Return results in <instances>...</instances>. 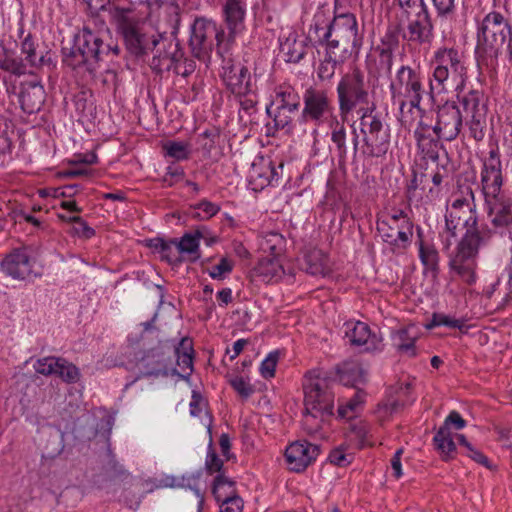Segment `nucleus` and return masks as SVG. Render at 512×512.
Wrapping results in <instances>:
<instances>
[{
    "label": "nucleus",
    "mask_w": 512,
    "mask_h": 512,
    "mask_svg": "<svg viewBox=\"0 0 512 512\" xmlns=\"http://www.w3.org/2000/svg\"><path fill=\"white\" fill-rule=\"evenodd\" d=\"M482 93L478 90H471L463 97H459L464 111L470 116L466 121L469 127L470 135L476 140L481 141L485 136L486 113L485 105H481Z\"/></svg>",
    "instance_id": "14"
},
{
    "label": "nucleus",
    "mask_w": 512,
    "mask_h": 512,
    "mask_svg": "<svg viewBox=\"0 0 512 512\" xmlns=\"http://www.w3.org/2000/svg\"><path fill=\"white\" fill-rule=\"evenodd\" d=\"M419 257L426 267L430 269L436 268L438 264V252L433 245L420 242Z\"/></svg>",
    "instance_id": "49"
},
{
    "label": "nucleus",
    "mask_w": 512,
    "mask_h": 512,
    "mask_svg": "<svg viewBox=\"0 0 512 512\" xmlns=\"http://www.w3.org/2000/svg\"><path fill=\"white\" fill-rule=\"evenodd\" d=\"M403 13L406 16H411L418 12H421L427 9V5L424 3V0H396Z\"/></svg>",
    "instance_id": "59"
},
{
    "label": "nucleus",
    "mask_w": 512,
    "mask_h": 512,
    "mask_svg": "<svg viewBox=\"0 0 512 512\" xmlns=\"http://www.w3.org/2000/svg\"><path fill=\"white\" fill-rule=\"evenodd\" d=\"M205 468L209 474L213 473H224L223 461L217 456L213 450H209L205 460Z\"/></svg>",
    "instance_id": "61"
},
{
    "label": "nucleus",
    "mask_w": 512,
    "mask_h": 512,
    "mask_svg": "<svg viewBox=\"0 0 512 512\" xmlns=\"http://www.w3.org/2000/svg\"><path fill=\"white\" fill-rule=\"evenodd\" d=\"M305 261L306 271L313 276H325L330 271L329 259L321 250L310 251Z\"/></svg>",
    "instance_id": "32"
},
{
    "label": "nucleus",
    "mask_w": 512,
    "mask_h": 512,
    "mask_svg": "<svg viewBox=\"0 0 512 512\" xmlns=\"http://www.w3.org/2000/svg\"><path fill=\"white\" fill-rule=\"evenodd\" d=\"M66 383H76L80 379V370L73 363L67 359L60 357L59 369L56 371V375Z\"/></svg>",
    "instance_id": "45"
},
{
    "label": "nucleus",
    "mask_w": 512,
    "mask_h": 512,
    "mask_svg": "<svg viewBox=\"0 0 512 512\" xmlns=\"http://www.w3.org/2000/svg\"><path fill=\"white\" fill-rule=\"evenodd\" d=\"M429 67L431 96L455 92L459 98L468 81L465 55L454 47L441 46L433 51Z\"/></svg>",
    "instance_id": "1"
},
{
    "label": "nucleus",
    "mask_w": 512,
    "mask_h": 512,
    "mask_svg": "<svg viewBox=\"0 0 512 512\" xmlns=\"http://www.w3.org/2000/svg\"><path fill=\"white\" fill-rule=\"evenodd\" d=\"M250 183L254 185L255 190L263 189L278 180V172L268 158L259 157L252 163L249 172Z\"/></svg>",
    "instance_id": "24"
},
{
    "label": "nucleus",
    "mask_w": 512,
    "mask_h": 512,
    "mask_svg": "<svg viewBox=\"0 0 512 512\" xmlns=\"http://www.w3.org/2000/svg\"><path fill=\"white\" fill-rule=\"evenodd\" d=\"M278 359V351L271 352L267 355V357L261 362L259 367V371L262 377L266 379L274 377Z\"/></svg>",
    "instance_id": "54"
},
{
    "label": "nucleus",
    "mask_w": 512,
    "mask_h": 512,
    "mask_svg": "<svg viewBox=\"0 0 512 512\" xmlns=\"http://www.w3.org/2000/svg\"><path fill=\"white\" fill-rule=\"evenodd\" d=\"M345 338L355 346H365L366 351H380L382 338L371 332L366 323L349 321L345 323Z\"/></svg>",
    "instance_id": "20"
},
{
    "label": "nucleus",
    "mask_w": 512,
    "mask_h": 512,
    "mask_svg": "<svg viewBox=\"0 0 512 512\" xmlns=\"http://www.w3.org/2000/svg\"><path fill=\"white\" fill-rule=\"evenodd\" d=\"M285 246L284 237L276 231L265 233L260 240V248L263 252H268L271 256L278 257Z\"/></svg>",
    "instance_id": "38"
},
{
    "label": "nucleus",
    "mask_w": 512,
    "mask_h": 512,
    "mask_svg": "<svg viewBox=\"0 0 512 512\" xmlns=\"http://www.w3.org/2000/svg\"><path fill=\"white\" fill-rule=\"evenodd\" d=\"M177 364L183 373L190 375L193 370V346L189 338H182L175 347Z\"/></svg>",
    "instance_id": "35"
},
{
    "label": "nucleus",
    "mask_w": 512,
    "mask_h": 512,
    "mask_svg": "<svg viewBox=\"0 0 512 512\" xmlns=\"http://www.w3.org/2000/svg\"><path fill=\"white\" fill-rule=\"evenodd\" d=\"M111 16L124 37L128 50L134 55L152 52L163 35L150 24L140 21L130 8L113 7Z\"/></svg>",
    "instance_id": "5"
},
{
    "label": "nucleus",
    "mask_w": 512,
    "mask_h": 512,
    "mask_svg": "<svg viewBox=\"0 0 512 512\" xmlns=\"http://www.w3.org/2000/svg\"><path fill=\"white\" fill-rule=\"evenodd\" d=\"M374 110V106L359 109V113H361L359 133L354 124L351 126L354 156L359 152L365 158H379L383 157L389 149V129L373 113Z\"/></svg>",
    "instance_id": "4"
},
{
    "label": "nucleus",
    "mask_w": 512,
    "mask_h": 512,
    "mask_svg": "<svg viewBox=\"0 0 512 512\" xmlns=\"http://www.w3.org/2000/svg\"><path fill=\"white\" fill-rule=\"evenodd\" d=\"M419 337V329L416 325L401 327L391 334L393 346L399 354L414 357L417 354L415 342Z\"/></svg>",
    "instance_id": "25"
},
{
    "label": "nucleus",
    "mask_w": 512,
    "mask_h": 512,
    "mask_svg": "<svg viewBox=\"0 0 512 512\" xmlns=\"http://www.w3.org/2000/svg\"><path fill=\"white\" fill-rule=\"evenodd\" d=\"M437 449L447 459L456 451V445L452 439L450 430L447 427H440L434 436Z\"/></svg>",
    "instance_id": "43"
},
{
    "label": "nucleus",
    "mask_w": 512,
    "mask_h": 512,
    "mask_svg": "<svg viewBox=\"0 0 512 512\" xmlns=\"http://www.w3.org/2000/svg\"><path fill=\"white\" fill-rule=\"evenodd\" d=\"M407 20L404 38L417 44H429L433 38L434 26L428 8L407 16Z\"/></svg>",
    "instance_id": "19"
},
{
    "label": "nucleus",
    "mask_w": 512,
    "mask_h": 512,
    "mask_svg": "<svg viewBox=\"0 0 512 512\" xmlns=\"http://www.w3.org/2000/svg\"><path fill=\"white\" fill-rule=\"evenodd\" d=\"M447 326L462 329L465 326L463 319H456L445 314H434L429 327Z\"/></svg>",
    "instance_id": "55"
},
{
    "label": "nucleus",
    "mask_w": 512,
    "mask_h": 512,
    "mask_svg": "<svg viewBox=\"0 0 512 512\" xmlns=\"http://www.w3.org/2000/svg\"><path fill=\"white\" fill-rule=\"evenodd\" d=\"M60 357L48 356L39 358L33 364L35 371L44 376L56 375L57 369H59Z\"/></svg>",
    "instance_id": "48"
},
{
    "label": "nucleus",
    "mask_w": 512,
    "mask_h": 512,
    "mask_svg": "<svg viewBox=\"0 0 512 512\" xmlns=\"http://www.w3.org/2000/svg\"><path fill=\"white\" fill-rule=\"evenodd\" d=\"M233 389L244 399L249 398L254 393V387L242 376H235L230 380Z\"/></svg>",
    "instance_id": "57"
},
{
    "label": "nucleus",
    "mask_w": 512,
    "mask_h": 512,
    "mask_svg": "<svg viewBox=\"0 0 512 512\" xmlns=\"http://www.w3.org/2000/svg\"><path fill=\"white\" fill-rule=\"evenodd\" d=\"M403 215H404V212L399 211L393 215L388 216L385 219L378 220L377 230L385 242H386V234L390 236V234H392L394 231H397Z\"/></svg>",
    "instance_id": "46"
},
{
    "label": "nucleus",
    "mask_w": 512,
    "mask_h": 512,
    "mask_svg": "<svg viewBox=\"0 0 512 512\" xmlns=\"http://www.w3.org/2000/svg\"><path fill=\"white\" fill-rule=\"evenodd\" d=\"M169 357L162 347H154L144 351L134 365L136 379L168 375Z\"/></svg>",
    "instance_id": "17"
},
{
    "label": "nucleus",
    "mask_w": 512,
    "mask_h": 512,
    "mask_svg": "<svg viewBox=\"0 0 512 512\" xmlns=\"http://www.w3.org/2000/svg\"><path fill=\"white\" fill-rule=\"evenodd\" d=\"M320 454V446L308 441H295L285 450V461L290 471L300 473L313 464Z\"/></svg>",
    "instance_id": "16"
},
{
    "label": "nucleus",
    "mask_w": 512,
    "mask_h": 512,
    "mask_svg": "<svg viewBox=\"0 0 512 512\" xmlns=\"http://www.w3.org/2000/svg\"><path fill=\"white\" fill-rule=\"evenodd\" d=\"M147 8L149 18L158 21H168L178 13V6L172 0H147Z\"/></svg>",
    "instance_id": "31"
},
{
    "label": "nucleus",
    "mask_w": 512,
    "mask_h": 512,
    "mask_svg": "<svg viewBox=\"0 0 512 512\" xmlns=\"http://www.w3.org/2000/svg\"><path fill=\"white\" fill-rule=\"evenodd\" d=\"M439 16L451 15L456 7L455 0H432Z\"/></svg>",
    "instance_id": "64"
},
{
    "label": "nucleus",
    "mask_w": 512,
    "mask_h": 512,
    "mask_svg": "<svg viewBox=\"0 0 512 512\" xmlns=\"http://www.w3.org/2000/svg\"><path fill=\"white\" fill-rule=\"evenodd\" d=\"M303 426L307 433L317 434L334 411V393L331 381L317 371L307 373L303 382Z\"/></svg>",
    "instance_id": "2"
},
{
    "label": "nucleus",
    "mask_w": 512,
    "mask_h": 512,
    "mask_svg": "<svg viewBox=\"0 0 512 512\" xmlns=\"http://www.w3.org/2000/svg\"><path fill=\"white\" fill-rule=\"evenodd\" d=\"M327 52L328 59L323 61L318 68V76L323 80L331 78L334 75L336 65L343 61V57L337 51L327 50Z\"/></svg>",
    "instance_id": "47"
},
{
    "label": "nucleus",
    "mask_w": 512,
    "mask_h": 512,
    "mask_svg": "<svg viewBox=\"0 0 512 512\" xmlns=\"http://www.w3.org/2000/svg\"><path fill=\"white\" fill-rule=\"evenodd\" d=\"M255 273L264 282L277 281L283 274V268L275 256L263 257L255 267Z\"/></svg>",
    "instance_id": "29"
},
{
    "label": "nucleus",
    "mask_w": 512,
    "mask_h": 512,
    "mask_svg": "<svg viewBox=\"0 0 512 512\" xmlns=\"http://www.w3.org/2000/svg\"><path fill=\"white\" fill-rule=\"evenodd\" d=\"M77 191V185H67L62 188H45L38 190V194L42 198L53 197V198H61V197H71Z\"/></svg>",
    "instance_id": "52"
},
{
    "label": "nucleus",
    "mask_w": 512,
    "mask_h": 512,
    "mask_svg": "<svg viewBox=\"0 0 512 512\" xmlns=\"http://www.w3.org/2000/svg\"><path fill=\"white\" fill-rule=\"evenodd\" d=\"M462 114L454 102H446L438 108L433 132L438 140L453 141L462 127Z\"/></svg>",
    "instance_id": "15"
},
{
    "label": "nucleus",
    "mask_w": 512,
    "mask_h": 512,
    "mask_svg": "<svg viewBox=\"0 0 512 512\" xmlns=\"http://www.w3.org/2000/svg\"><path fill=\"white\" fill-rule=\"evenodd\" d=\"M212 493L217 502L238 496L235 482L227 477L225 473L216 475L212 485Z\"/></svg>",
    "instance_id": "34"
},
{
    "label": "nucleus",
    "mask_w": 512,
    "mask_h": 512,
    "mask_svg": "<svg viewBox=\"0 0 512 512\" xmlns=\"http://www.w3.org/2000/svg\"><path fill=\"white\" fill-rule=\"evenodd\" d=\"M75 46L88 55V59H92L98 63L101 55L109 51V47L105 45L98 34L84 28L75 38Z\"/></svg>",
    "instance_id": "26"
},
{
    "label": "nucleus",
    "mask_w": 512,
    "mask_h": 512,
    "mask_svg": "<svg viewBox=\"0 0 512 512\" xmlns=\"http://www.w3.org/2000/svg\"><path fill=\"white\" fill-rule=\"evenodd\" d=\"M63 61L73 69L85 67L89 73H93L97 65V62L88 59V55L75 45L69 53L65 54Z\"/></svg>",
    "instance_id": "37"
},
{
    "label": "nucleus",
    "mask_w": 512,
    "mask_h": 512,
    "mask_svg": "<svg viewBox=\"0 0 512 512\" xmlns=\"http://www.w3.org/2000/svg\"><path fill=\"white\" fill-rule=\"evenodd\" d=\"M72 220L75 226L73 227V232L75 235L89 239L94 236L95 231L92 227H90L86 221H84L80 216H72L69 218Z\"/></svg>",
    "instance_id": "58"
},
{
    "label": "nucleus",
    "mask_w": 512,
    "mask_h": 512,
    "mask_svg": "<svg viewBox=\"0 0 512 512\" xmlns=\"http://www.w3.org/2000/svg\"><path fill=\"white\" fill-rule=\"evenodd\" d=\"M275 105L279 108L288 109V111H298L300 97L292 87L280 86L275 92Z\"/></svg>",
    "instance_id": "36"
},
{
    "label": "nucleus",
    "mask_w": 512,
    "mask_h": 512,
    "mask_svg": "<svg viewBox=\"0 0 512 512\" xmlns=\"http://www.w3.org/2000/svg\"><path fill=\"white\" fill-rule=\"evenodd\" d=\"M220 512H241L243 501L239 496L217 502Z\"/></svg>",
    "instance_id": "63"
},
{
    "label": "nucleus",
    "mask_w": 512,
    "mask_h": 512,
    "mask_svg": "<svg viewBox=\"0 0 512 512\" xmlns=\"http://www.w3.org/2000/svg\"><path fill=\"white\" fill-rule=\"evenodd\" d=\"M330 128L332 130L331 140L335 144L339 164H345L348 148L346 144V129L344 126V121L342 120L340 122L338 117H335L333 125L330 126Z\"/></svg>",
    "instance_id": "33"
},
{
    "label": "nucleus",
    "mask_w": 512,
    "mask_h": 512,
    "mask_svg": "<svg viewBox=\"0 0 512 512\" xmlns=\"http://www.w3.org/2000/svg\"><path fill=\"white\" fill-rule=\"evenodd\" d=\"M365 402V393L363 391L355 392L345 404L340 403L338 408V416L340 418H352L359 413Z\"/></svg>",
    "instance_id": "44"
},
{
    "label": "nucleus",
    "mask_w": 512,
    "mask_h": 512,
    "mask_svg": "<svg viewBox=\"0 0 512 512\" xmlns=\"http://www.w3.org/2000/svg\"><path fill=\"white\" fill-rule=\"evenodd\" d=\"M280 52L286 62L298 63L305 55V44L295 34H290L280 42Z\"/></svg>",
    "instance_id": "30"
},
{
    "label": "nucleus",
    "mask_w": 512,
    "mask_h": 512,
    "mask_svg": "<svg viewBox=\"0 0 512 512\" xmlns=\"http://www.w3.org/2000/svg\"><path fill=\"white\" fill-rule=\"evenodd\" d=\"M0 269L6 276L19 281H31L42 275L35 271V260L26 247L15 248L7 253L0 262Z\"/></svg>",
    "instance_id": "11"
},
{
    "label": "nucleus",
    "mask_w": 512,
    "mask_h": 512,
    "mask_svg": "<svg viewBox=\"0 0 512 512\" xmlns=\"http://www.w3.org/2000/svg\"><path fill=\"white\" fill-rule=\"evenodd\" d=\"M327 50L348 51V48L359 49L362 38L359 34L356 16L353 13L336 15L323 34Z\"/></svg>",
    "instance_id": "9"
},
{
    "label": "nucleus",
    "mask_w": 512,
    "mask_h": 512,
    "mask_svg": "<svg viewBox=\"0 0 512 512\" xmlns=\"http://www.w3.org/2000/svg\"><path fill=\"white\" fill-rule=\"evenodd\" d=\"M162 250L159 252L161 258L171 264H178L182 262L179 250L177 248V239H171L166 244H161Z\"/></svg>",
    "instance_id": "51"
},
{
    "label": "nucleus",
    "mask_w": 512,
    "mask_h": 512,
    "mask_svg": "<svg viewBox=\"0 0 512 512\" xmlns=\"http://www.w3.org/2000/svg\"><path fill=\"white\" fill-rule=\"evenodd\" d=\"M304 107L301 113V121L312 122L316 126L323 124L333 125L337 115L332 100L327 91L319 88L309 87L303 95Z\"/></svg>",
    "instance_id": "10"
},
{
    "label": "nucleus",
    "mask_w": 512,
    "mask_h": 512,
    "mask_svg": "<svg viewBox=\"0 0 512 512\" xmlns=\"http://www.w3.org/2000/svg\"><path fill=\"white\" fill-rule=\"evenodd\" d=\"M481 185L484 197L504 192L502 190V164L497 149H492L489 155L483 159Z\"/></svg>",
    "instance_id": "18"
},
{
    "label": "nucleus",
    "mask_w": 512,
    "mask_h": 512,
    "mask_svg": "<svg viewBox=\"0 0 512 512\" xmlns=\"http://www.w3.org/2000/svg\"><path fill=\"white\" fill-rule=\"evenodd\" d=\"M202 238L203 231L197 229L193 233H186L179 240L177 239V248L182 262L188 261L193 263L200 259V240Z\"/></svg>",
    "instance_id": "28"
},
{
    "label": "nucleus",
    "mask_w": 512,
    "mask_h": 512,
    "mask_svg": "<svg viewBox=\"0 0 512 512\" xmlns=\"http://www.w3.org/2000/svg\"><path fill=\"white\" fill-rule=\"evenodd\" d=\"M296 111H288L285 108L276 107L273 116V122L276 129H290L292 123V114Z\"/></svg>",
    "instance_id": "56"
},
{
    "label": "nucleus",
    "mask_w": 512,
    "mask_h": 512,
    "mask_svg": "<svg viewBox=\"0 0 512 512\" xmlns=\"http://www.w3.org/2000/svg\"><path fill=\"white\" fill-rule=\"evenodd\" d=\"M195 209L200 218L209 219L219 212L220 207L213 202L203 200L195 206Z\"/></svg>",
    "instance_id": "60"
},
{
    "label": "nucleus",
    "mask_w": 512,
    "mask_h": 512,
    "mask_svg": "<svg viewBox=\"0 0 512 512\" xmlns=\"http://www.w3.org/2000/svg\"><path fill=\"white\" fill-rule=\"evenodd\" d=\"M338 109L340 117L345 121L348 115L363 105L369 103L368 85L364 73L353 68L340 78L336 86Z\"/></svg>",
    "instance_id": "7"
},
{
    "label": "nucleus",
    "mask_w": 512,
    "mask_h": 512,
    "mask_svg": "<svg viewBox=\"0 0 512 512\" xmlns=\"http://www.w3.org/2000/svg\"><path fill=\"white\" fill-rule=\"evenodd\" d=\"M233 266L232 260L223 257L220 259L219 263L208 269V274L212 279L223 280L232 272Z\"/></svg>",
    "instance_id": "50"
},
{
    "label": "nucleus",
    "mask_w": 512,
    "mask_h": 512,
    "mask_svg": "<svg viewBox=\"0 0 512 512\" xmlns=\"http://www.w3.org/2000/svg\"><path fill=\"white\" fill-rule=\"evenodd\" d=\"M36 48L37 43L33 37L28 34L21 42V53L25 56L23 61L26 64V68L28 66L35 68L42 65L44 57L37 54Z\"/></svg>",
    "instance_id": "42"
},
{
    "label": "nucleus",
    "mask_w": 512,
    "mask_h": 512,
    "mask_svg": "<svg viewBox=\"0 0 512 512\" xmlns=\"http://www.w3.org/2000/svg\"><path fill=\"white\" fill-rule=\"evenodd\" d=\"M511 34L507 19L500 12L492 11L479 25L477 49L496 59Z\"/></svg>",
    "instance_id": "8"
},
{
    "label": "nucleus",
    "mask_w": 512,
    "mask_h": 512,
    "mask_svg": "<svg viewBox=\"0 0 512 512\" xmlns=\"http://www.w3.org/2000/svg\"><path fill=\"white\" fill-rule=\"evenodd\" d=\"M328 459L330 463L336 466L346 467L353 461L354 456L352 453L346 452L343 446H340L330 452Z\"/></svg>",
    "instance_id": "53"
},
{
    "label": "nucleus",
    "mask_w": 512,
    "mask_h": 512,
    "mask_svg": "<svg viewBox=\"0 0 512 512\" xmlns=\"http://www.w3.org/2000/svg\"><path fill=\"white\" fill-rule=\"evenodd\" d=\"M460 228H465L466 232L461 241L489 243L494 235L492 229L485 223H479L472 203L467 198H456L452 204L447 207L445 214V228L441 234L448 248L452 240L456 238Z\"/></svg>",
    "instance_id": "3"
},
{
    "label": "nucleus",
    "mask_w": 512,
    "mask_h": 512,
    "mask_svg": "<svg viewBox=\"0 0 512 512\" xmlns=\"http://www.w3.org/2000/svg\"><path fill=\"white\" fill-rule=\"evenodd\" d=\"M224 36L214 21L206 18H197L191 28L190 47L193 55L198 59L205 58L213 48L214 40L219 44Z\"/></svg>",
    "instance_id": "12"
},
{
    "label": "nucleus",
    "mask_w": 512,
    "mask_h": 512,
    "mask_svg": "<svg viewBox=\"0 0 512 512\" xmlns=\"http://www.w3.org/2000/svg\"><path fill=\"white\" fill-rule=\"evenodd\" d=\"M44 100L45 91L38 80L33 79L21 84L19 101L24 112L31 114L39 111Z\"/></svg>",
    "instance_id": "23"
},
{
    "label": "nucleus",
    "mask_w": 512,
    "mask_h": 512,
    "mask_svg": "<svg viewBox=\"0 0 512 512\" xmlns=\"http://www.w3.org/2000/svg\"><path fill=\"white\" fill-rule=\"evenodd\" d=\"M222 10L229 36L234 38L244 29L246 4L243 0H226Z\"/></svg>",
    "instance_id": "27"
},
{
    "label": "nucleus",
    "mask_w": 512,
    "mask_h": 512,
    "mask_svg": "<svg viewBox=\"0 0 512 512\" xmlns=\"http://www.w3.org/2000/svg\"><path fill=\"white\" fill-rule=\"evenodd\" d=\"M163 151L175 161H184L190 158L192 148L188 142L171 140L163 144Z\"/></svg>",
    "instance_id": "41"
},
{
    "label": "nucleus",
    "mask_w": 512,
    "mask_h": 512,
    "mask_svg": "<svg viewBox=\"0 0 512 512\" xmlns=\"http://www.w3.org/2000/svg\"><path fill=\"white\" fill-rule=\"evenodd\" d=\"M389 88L393 102L399 105L401 111L409 105L410 108H415L423 112L420 104L425 93V88L423 75L419 70L408 65H402L396 71Z\"/></svg>",
    "instance_id": "6"
},
{
    "label": "nucleus",
    "mask_w": 512,
    "mask_h": 512,
    "mask_svg": "<svg viewBox=\"0 0 512 512\" xmlns=\"http://www.w3.org/2000/svg\"><path fill=\"white\" fill-rule=\"evenodd\" d=\"M411 236L412 224L407 215L404 214L397 231L390 234V237L386 234V242L396 247H405Z\"/></svg>",
    "instance_id": "39"
},
{
    "label": "nucleus",
    "mask_w": 512,
    "mask_h": 512,
    "mask_svg": "<svg viewBox=\"0 0 512 512\" xmlns=\"http://www.w3.org/2000/svg\"><path fill=\"white\" fill-rule=\"evenodd\" d=\"M485 204L491 223L504 227L512 223V200L505 192L485 196Z\"/></svg>",
    "instance_id": "21"
},
{
    "label": "nucleus",
    "mask_w": 512,
    "mask_h": 512,
    "mask_svg": "<svg viewBox=\"0 0 512 512\" xmlns=\"http://www.w3.org/2000/svg\"><path fill=\"white\" fill-rule=\"evenodd\" d=\"M488 243H469L467 239L460 241L455 256L450 260L451 270L457 274L463 282L472 285L476 282V257L481 247Z\"/></svg>",
    "instance_id": "13"
},
{
    "label": "nucleus",
    "mask_w": 512,
    "mask_h": 512,
    "mask_svg": "<svg viewBox=\"0 0 512 512\" xmlns=\"http://www.w3.org/2000/svg\"><path fill=\"white\" fill-rule=\"evenodd\" d=\"M223 81L233 94L242 96L252 91L251 75L242 64H229L223 67Z\"/></svg>",
    "instance_id": "22"
},
{
    "label": "nucleus",
    "mask_w": 512,
    "mask_h": 512,
    "mask_svg": "<svg viewBox=\"0 0 512 512\" xmlns=\"http://www.w3.org/2000/svg\"><path fill=\"white\" fill-rule=\"evenodd\" d=\"M13 144L10 137L5 132H0V162L3 165L10 159Z\"/></svg>",
    "instance_id": "62"
},
{
    "label": "nucleus",
    "mask_w": 512,
    "mask_h": 512,
    "mask_svg": "<svg viewBox=\"0 0 512 512\" xmlns=\"http://www.w3.org/2000/svg\"><path fill=\"white\" fill-rule=\"evenodd\" d=\"M0 69L16 76L27 73L24 61L14 57L13 53L7 49H3V51L0 52Z\"/></svg>",
    "instance_id": "40"
}]
</instances>
